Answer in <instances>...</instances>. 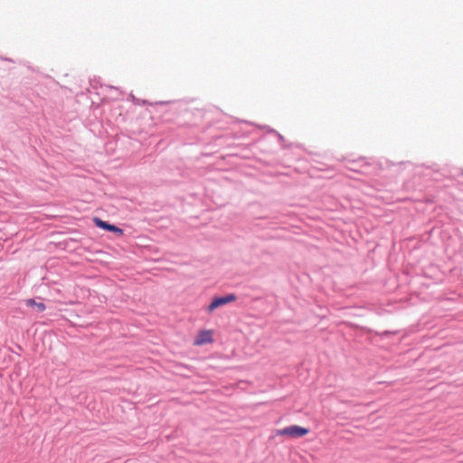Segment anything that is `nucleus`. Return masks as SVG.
<instances>
[{"label": "nucleus", "instance_id": "f257e3e1", "mask_svg": "<svg viewBox=\"0 0 463 463\" xmlns=\"http://www.w3.org/2000/svg\"><path fill=\"white\" fill-rule=\"evenodd\" d=\"M308 433L307 428H303L298 425H291L278 430V435L289 436L292 438L303 437Z\"/></svg>", "mask_w": 463, "mask_h": 463}, {"label": "nucleus", "instance_id": "39448f33", "mask_svg": "<svg viewBox=\"0 0 463 463\" xmlns=\"http://www.w3.org/2000/svg\"><path fill=\"white\" fill-rule=\"evenodd\" d=\"M26 306L35 307L37 312H43L46 309V306L43 302H36L33 298H29L25 301Z\"/></svg>", "mask_w": 463, "mask_h": 463}, {"label": "nucleus", "instance_id": "7ed1b4c3", "mask_svg": "<svg viewBox=\"0 0 463 463\" xmlns=\"http://www.w3.org/2000/svg\"><path fill=\"white\" fill-rule=\"evenodd\" d=\"M93 222L94 224L99 227V228H101L103 230H106L108 232H114V233H117L118 235H122L123 234V230L118 228V226H115L113 224H110L98 217H94L93 218Z\"/></svg>", "mask_w": 463, "mask_h": 463}, {"label": "nucleus", "instance_id": "20e7f679", "mask_svg": "<svg viewBox=\"0 0 463 463\" xmlns=\"http://www.w3.org/2000/svg\"><path fill=\"white\" fill-rule=\"evenodd\" d=\"M213 341L212 334L209 331H202L196 337L194 344L201 345L203 344L211 343Z\"/></svg>", "mask_w": 463, "mask_h": 463}, {"label": "nucleus", "instance_id": "f03ea898", "mask_svg": "<svg viewBox=\"0 0 463 463\" xmlns=\"http://www.w3.org/2000/svg\"><path fill=\"white\" fill-rule=\"evenodd\" d=\"M237 299L234 294H228L223 297L215 298L207 307V312L212 313L216 308L224 306L228 303L233 302Z\"/></svg>", "mask_w": 463, "mask_h": 463}]
</instances>
